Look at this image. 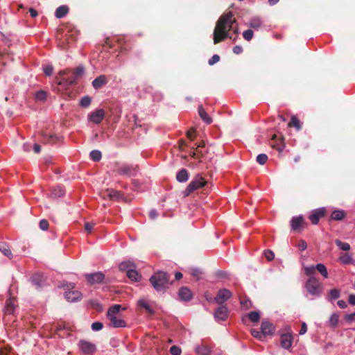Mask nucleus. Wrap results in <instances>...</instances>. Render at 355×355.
Segmentation results:
<instances>
[{"label":"nucleus","instance_id":"338daca9","mask_svg":"<svg viewBox=\"0 0 355 355\" xmlns=\"http://www.w3.org/2000/svg\"><path fill=\"white\" fill-rule=\"evenodd\" d=\"M187 137H188L190 139L193 140V138H194V137H195V136H194V133H193V131H189V132H187Z\"/></svg>","mask_w":355,"mask_h":355},{"label":"nucleus","instance_id":"2f4dec72","mask_svg":"<svg viewBox=\"0 0 355 355\" xmlns=\"http://www.w3.org/2000/svg\"><path fill=\"white\" fill-rule=\"evenodd\" d=\"M338 322V315L336 313H333L331 315V317L329 320V322H328L329 327H330L331 328H335V327H336Z\"/></svg>","mask_w":355,"mask_h":355},{"label":"nucleus","instance_id":"c756f323","mask_svg":"<svg viewBox=\"0 0 355 355\" xmlns=\"http://www.w3.org/2000/svg\"><path fill=\"white\" fill-rule=\"evenodd\" d=\"M64 194V190L61 187L54 188L51 191V196L53 198H59Z\"/></svg>","mask_w":355,"mask_h":355},{"label":"nucleus","instance_id":"a878e982","mask_svg":"<svg viewBox=\"0 0 355 355\" xmlns=\"http://www.w3.org/2000/svg\"><path fill=\"white\" fill-rule=\"evenodd\" d=\"M345 216V214L343 210H335L331 213V218L336 220H341Z\"/></svg>","mask_w":355,"mask_h":355},{"label":"nucleus","instance_id":"2eb2a0df","mask_svg":"<svg viewBox=\"0 0 355 355\" xmlns=\"http://www.w3.org/2000/svg\"><path fill=\"white\" fill-rule=\"evenodd\" d=\"M16 308V300L14 297H10L6 300L5 306L6 314H13Z\"/></svg>","mask_w":355,"mask_h":355},{"label":"nucleus","instance_id":"20e7f679","mask_svg":"<svg viewBox=\"0 0 355 355\" xmlns=\"http://www.w3.org/2000/svg\"><path fill=\"white\" fill-rule=\"evenodd\" d=\"M121 270L126 271L128 277L135 282L140 281L141 276L139 274L137 270H135V266L133 263L130 261L122 262L119 265Z\"/></svg>","mask_w":355,"mask_h":355},{"label":"nucleus","instance_id":"9b49d317","mask_svg":"<svg viewBox=\"0 0 355 355\" xmlns=\"http://www.w3.org/2000/svg\"><path fill=\"white\" fill-rule=\"evenodd\" d=\"M325 214V209L324 208H320L313 210L309 216V220L313 225L318 224L321 217L324 216Z\"/></svg>","mask_w":355,"mask_h":355},{"label":"nucleus","instance_id":"4be33fe9","mask_svg":"<svg viewBox=\"0 0 355 355\" xmlns=\"http://www.w3.org/2000/svg\"><path fill=\"white\" fill-rule=\"evenodd\" d=\"M135 168L130 166L124 165L119 168V173L123 175H132L135 173Z\"/></svg>","mask_w":355,"mask_h":355},{"label":"nucleus","instance_id":"4c0bfd02","mask_svg":"<svg viewBox=\"0 0 355 355\" xmlns=\"http://www.w3.org/2000/svg\"><path fill=\"white\" fill-rule=\"evenodd\" d=\"M90 157L94 161H99L101 159V153L97 150H92L90 153Z\"/></svg>","mask_w":355,"mask_h":355},{"label":"nucleus","instance_id":"a211bd4d","mask_svg":"<svg viewBox=\"0 0 355 355\" xmlns=\"http://www.w3.org/2000/svg\"><path fill=\"white\" fill-rule=\"evenodd\" d=\"M83 73H84V69H83V67H78L76 69L75 78L73 80H67L65 79H63V80H58V83L59 85H62L64 82H67V83H69L70 84H71V83H73L75 81V80L77 78L82 76Z\"/></svg>","mask_w":355,"mask_h":355},{"label":"nucleus","instance_id":"8fccbe9b","mask_svg":"<svg viewBox=\"0 0 355 355\" xmlns=\"http://www.w3.org/2000/svg\"><path fill=\"white\" fill-rule=\"evenodd\" d=\"M40 227L42 230H46L49 227V223L46 220L42 219L40 222Z\"/></svg>","mask_w":355,"mask_h":355},{"label":"nucleus","instance_id":"680f3d73","mask_svg":"<svg viewBox=\"0 0 355 355\" xmlns=\"http://www.w3.org/2000/svg\"><path fill=\"white\" fill-rule=\"evenodd\" d=\"M33 150L35 153H39L41 150V147L39 144H35L33 146Z\"/></svg>","mask_w":355,"mask_h":355},{"label":"nucleus","instance_id":"6e6d98bb","mask_svg":"<svg viewBox=\"0 0 355 355\" xmlns=\"http://www.w3.org/2000/svg\"><path fill=\"white\" fill-rule=\"evenodd\" d=\"M243 51V48L241 46H235L233 48V52L235 54H240Z\"/></svg>","mask_w":355,"mask_h":355},{"label":"nucleus","instance_id":"774afa93","mask_svg":"<svg viewBox=\"0 0 355 355\" xmlns=\"http://www.w3.org/2000/svg\"><path fill=\"white\" fill-rule=\"evenodd\" d=\"M175 279L177 280H179V279H180L182 277V274L181 272H177L175 274Z\"/></svg>","mask_w":355,"mask_h":355},{"label":"nucleus","instance_id":"e2e57ef3","mask_svg":"<svg viewBox=\"0 0 355 355\" xmlns=\"http://www.w3.org/2000/svg\"><path fill=\"white\" fill-rule=\"evenodd\" d=\"M349 302L351 304L355 305V295H350L349 297Z\"/></svg>","mask_w":355,"mask_h":355},{"label":"nucleus","instance_id":"4468645a","mask_svg":"<svg viewBox=\"0 0 355 355\" xmlns=\"http://www.w3.org/2000/svg\"><path fill=\"white\" fill-rule=\"evenodd\" d=\"M65 297L67 301L73 302L82 299V293L78 291H69L65 292Z\"/></svg>","mask_w":355,"mask_h":355},{"label":"nucleus","instance_id":"de8ad7c7","mask_svg":"<svg viewBox=\"0 0 355 355\" xmlns=\"http://www.w3.org/2000/svg\"><path fill=\"white\" fill-rule=\"evenodd\" d=\"M103 323L100 322H95L92 324V329L93 331H100L103 329Z\"/></svg>","mask_w":355,"mask_h":355},{"label":"nucleus","instance_id":"423d86ee","mask_svg":"<svg viewBox=\"0 0 355 355\" xmlns=\"http://www.w3.org/2000/svg\"><path fill=\"white\" fill-rule=\"evenodd\" d=\"M207 182L200 175H197L188 184L185 191L184 195L189 196L191 193L197 190L206 184Z\"/></svg>","mask_w":355,"mask_h":355},{"label":"nucleus","instance_id":"37998d69","mask_svg":"<svg viewBox=\"0 0 355 355\" xmlns=\"http://www.w3.org/2000/svg\"><path fill=\"white\" fill-rule=\"evenodd\" d=\"M268 160V156L266 154H260L257 157V161L259 164L263 165Z\"/></svg>","mask_w":355,"mask_h":355},{"label":"nucleus","instance_id":"052dcab7","mask_svg":"<svg viewBox=\"0 0 355 355\" xmlns=\"http://www.w3.org/2000/svg\"><path fill=\"white\" fill-rule=\"evenodd\" d=\"M338 305L339 307L344 309L347 306V304L344 300H339L338 302Z\"/></svg>","mask_w":355,"mask_h":355},{"label":"nucleus","instance_id":"49530a36","mask_svg":"<svg viewBox=\"0 0 355 355\" xmlns=\"http://www.w3.org/2000/svg\"><path fill=\"white\" fill-rule=\"evenodd\" d=\"M43 71L46 76H50L53 73V67L52 65L50 64L46 65L43 67Z\"/></svg>","mask_w":355,"mask_h":355},{"label":"nucleus","instance_id":"f03ea898","mask_svg":"<svg viewBox=\"0 0 355 355\" xmlns=\"http://www.w3.org/2000/svg\"><path fill=\"white\" fill-rule=\"evenodd\" d=\"M150 282L157 291H163L168 284V276L166 273L159 271L153 275Z\"/></svg>","mask_w":355,"mask_h":355},{"label":"nucleus","instance_id":"5fc2aeb1","mask_svg":"<svg viewBox=\"0 0 355 355\" xmlns=\"http://www.w3.org/2000/svg\"><path fill=\"white\" fill-rule=\"evenodd\" d=\"M306 331H307V326L305 322H303L302 324V327H301V329H300L299 334L300 335H304V334H306Z\"/></svg>","mask_w":355,"mask_h":355},{"label":"nucleus","instance_id":"f8f14e48","mask_svg":"<svg viewBox=\"0 0 355 355\" xmlns=\"http://www.w3.org/2000/svg\"><path fill=\"white\" fill-rule=\"evenodd\" d=\"M232 297V293L227 289H221L218 291L215 300L218 304H223Z\"/></svg>","mask_w":355,"mask_h":355},{"label":"nucleus","instance_id":"0eeeda50","mask_svg":"<svg viewBox=\"0 0 355 355\" xmlns=\"http://www.w3.org/2000/svg\"><path fill=\"white\" fill-rule=\"evenodd\" d=\"M78 346L81 352L85 355H92L96 350L95 344L84 340H80Z\"/></svg>","mask_w":355,"mask_h":355},{"label":"nucleus","instance_id":"bb28decb","mask_svg":"<svg viewBox=\"0 0 355 355\" xmlns=\"http://www.w3.org/2000/svg\"><path fill=\"white\" fill-rule=\"evenodd\" d=\"M198 112L201 117V119L205 121L207 123H211V119L208 116V114L206 113L205 110L202 106H200L198 108Z\"/></svg>","mask_w":355,"mask_h":355},{"label":"nucleus","instance_id":"1a4fd4ad","mask_svg":"<svg viewBox=\"0 0 355 355\" xmlns=\"http://www.w3.org/2000/svg\"><path fill=\"white\" fill-rule=\"evenodd\" d=\"M85 277L90 285L102 283L105 279V275L101 272H97L90 274H85Z\"/></svg>","mask_w":355,"mask_h":355},{"label":"nucleus","instance_id":"ddd939ff","mask_svg":"<svg viewBox=\"0 0 355 355\" xmlns=\"http://www.w3.org/2000/svg\"><path fill=\"white\" fill-rule=\"evenodd\" d=\"M228 311L225 306H220L214 313V318L217 321L225 320L227 318Z\"/></svg>","mask_w":355,"mask_h":355},{"label":"nucleus","instance_id":"412c9836","mask_svg":"<svg viewBox=\"0 0 355 355\" xmlns=\"http://www.w3.org/2000/svg\"><path fill=\"white\" fill-rule=\"evenodd\" d=\"M107 83V79L105 76H100L92 82V85L95 89H98Z\"/></svg>","mask_w":355,"mask_h":355},{"label":"nucleus","instance_id":"dca6fc26","mask_svg":"<svg viewBox=\"0 0 355 355\" xmlns=\"http://www.w3.org/2000/svg\"><path fill=\"white\" fill-rule=\"evenodd\" d=\"M293 336L291 334H285L281 336V345L285 349H289L292 346Z\"/></svg>","mask_w":355,"mask_h":355},{"label":"nucleus","instance_id":"c85d7f7f","mask_svg":"<svg viewBox=\"0 0 355 355\" xmlns=\"http://www.w3.org/2000/svg\"><path fill=\"white\" fill-rule=\"evenodd\" d=\"M304 270L306 275H307L309 278L315 277L314 276L316 270L315 266H305Z\"/></svg>","mask_w":355,"mask_h":355},{"label":"nucleus","instance_id":"603ef678","mask_svg":"<svg viewBox=\"0 0 355 355\" xmlns=\"http://www.w3.org/2000/svg\"><path fill=\"white\" fill-rule=\"evenodd\" d=\"M297 246H298V248H299L300 250L304 251V250H305L306 249V248H307V244H306V241H304V240H300V241H299V243H298Z\"/></svg>","mask_w":355,"mask_h":355},{"label":"nucleus","instance_id":"864d4df0","mask_svg":"<svg viewBox=\"0 0 355 355\" xmlns=\"http://www.w3.org/2000/svg\"><path fill=\"white\" fill-rule=\"evenodd\" d=\"M94 224L93 223H85V231H87V232H91L93 227H94Z\"/></svg>","mask_w":355,"mask_h":355},{"label":"nucleus","instance_id":"cd10ccee","mask_svg":"<svg viewBox=\"0 0 355 355\" xmlns=\"http://www.w3.org/2000/svg\"><path fill=\"white\" fill-rule=\"evenodd\" d=\"M0 251L8 258H12V252L8 245L6 243H0Z\"/></svg>","mask_w":355,"mask_h":355},{"label":"nucleus","instance_id":"393cba45","mask_svg":"<svg viewBox=\"0 0 355 355\" xmlns=\"http://www.w3.org/2000/svg\"><path fill=\"white\" fill-rule=\"evenodd\" d=\"M69 11V8L67 6H62L58 7L55 10V17L57 18H62L65 16Z\"/></svg>","mask_w":355,"mask_h":355},{"label":"nucleus","instance_id":"7ed1b4c3","mask_svg":"<svg viewBox=\"0 0 355 355\" xmlns=\"http://www.w3.org/2000/svg\"><path fill=\"white\" fill-rule=\"evenodd\" d=\"M121 308V305H114L109 309L107 313V316L113 327H124L126 325L125 322L119 316Z\"/></svg>","mask_w":355,"mask_h":355},{"label":"nucleus","instance_id":"5701e85b","mask_svg":"<svg viewBox=\"0 0 355 355\" xmlns=\"http://www.w3.org/2000/svg\"><path fill=\"white\" fill-rule=\"evenodd\" d=\"M249 26L250 28L257 30L262 27L263 21L259 17H253L250 20Z\"/></svg>","mask_w":355,"mask_h":355},{"label":"nucleus","instance_id":"9d476101","mask_svg":"<svg viewBox=\"0 0 355 355\" xmlns=\"http://www.w3.org/2000/svg\"><path fill=\"white\" fill-rule=\"evenodd\" d=\"M304 219L302 216L293 217L291 220V227L295 231H301L304 228Z\"/></svg>","mask_w":355,"mask_h":355},{"label":"nucleus","instance_id":"f3484780","mask_svg":"<svg viewBox=\"0 0 355 355\" xmlns=\"http://www.w3.org/2000/svg\"><path fill=\"white\" fill-rule=\"evenodd\" d=\"M179 297L182 300L188 301L191 299L192 293L188 288L182 287L179 291Z\"/></svg>","mask_w":355,"mask_h":355},{"label":"nucleus","instance_id":"6e6552de","mask_svg":"<svg viewBox=\"0 0 355 355\" xmlns=\"http://www.w3.org/2000/svg\"><path fill=\"white\" fill-rule=\"evenodd\" d=\"M105 114V112L103 109L96 110L88 114V121L94 124H98L104 119Z\"/></svg>","mask_w":355,"mask_h":355},{"label":"nucleus","instance_id":"aec40b11","mask_svg":"<svg viewBox=\"0 0 355 355\" xmlns=\"http://www.w3.org/2000/svg\"><path fill=\"white\" fill-rule=\"evenodd\" d=\"M338 260L341 263L343 264H350L355 262L352 256L349 253H344L340 254L338 257Z\"/></svg>","mask_w":355,"mask_h":355},{"label":"nucleus","instance_id":"c9c22d12","mask_svg":"<svg viewBox=\"0 0 355 355\" xmlns=\"http://www.w3.org/2000/svg\"><path fill=\"white\" fill-rule=\"evenodd\" d=\"M138 305L144 309H145L148 312H153L152 309L150 308V305L147 302L146 300L144 299H141L138 301Z\"/></svg>","mask_w":355,"mask_h":355},{"label":"nucleus","instance_id":"ea45409f","mask_svg":"<svg viewBox=\"0 0 355 355\" xmlns=\"http://www.w3.org/2000/svg\"><path fill=\"white\" fill-rule=\"evenodd\" d=\"M250 320L252 322H258L260 318V314L257 311H252L248 315Z\"/></svg>","mask_w":355,"mask_h":355},{"label":"nucleus","instance_id":"c03bdc74","mask_svg":"<svg viewBox=\"0 0 355 355\" xmlns=\"http://www.w3.org/2000/svg\"><path fill=\"white\" fill-rule=\"evenodd\" d=\"M170 352L172 355H180L182 350L179 347L173 345L170 348Z\"/></svg>","mask_w":355,"mask_h":355},{"label":"nucleus","instance_id":"58836bf2","mask_svg":"<svg viewBox=\"0 0 355 355\" xmlns=\"http://www.w3.org/2000/svg\"><path fill=\"white\" fill-rule=\"evenodd\" d=\"M104 196H108L110 198H117L119 196V194L117 191L114 190H107L105 193Z\"/></svg>","mask_w":355,"mask_h":355},{"label":"nucleus","instance_id":"0e129e2a","mask_svg":"<svg viewBox=\"0 0 355 355\" xmlns=\"http://www.w3.org/2000/svg\"><path fill=\"white\" fill-rule=\"evenodd\" d=\"M29 12L33 17H35L36 16H37V12L33 8H30Z\"/></svg>","mask_w":355,"mask_h":355},{"label":"nucleus","instance_id":"7c9ffc66","mask_svg":"<svg viewBox=\"0 0 355 355\" xmlns=\"http://www.w3.org/2000/svg\"><path fill=\"white\" fill-rule=\"evenodd\" d=\"M324 278L328 277V272L326 266L322 263H318L315 266Z\"/></svg>","mask_w":355,"mask_h":355},{"label":"nucleus","instance_id":"f704fd0d","mask_svg":"<svg viewBox=\"0 0 355 355\" xmlns=\"http://www.w3.org/2000/svg\"><path fill=\"white\" fill-rule=\"evenodd\" d=\"M47 94L46 92L43 90L38 91L35 94V98L36 100L40 101H44L46 98Z\"/></svg>","mask_w":355,"mask_h":355},{"label":"nucleus","instance_id":"e433bc0d","mask_svg":"<svg viewBox=\"0 0 355 355\" xmlns=\"http://www.w3.org/2000/svg\"><path fill=\"white\" fill-rule=\"evenodd\" d=\"M91 101V98L88 96H86L80 99V104L83 107H87L89 106Z\"/></svg>","mask_w":355,"mask_h":355},{"label":"nucleus","instance_id":"79ce46f5","mask_svg":"<svg viewBox=\"0 0 355 355\" xmlns=\"http://www.w3.org/2000/svg\"><path fill=\"white\" fill-rule=\"evenodd\" d=\"M190 273L196 279H200L201 278L202 272L200 270L197 268H191L190 270Z\"/></svg>","mask_w":355,"mask_h":355},{"label":"nucleus","instance_id":"3c124183","mask_svg":"<svg viewBox=\"0 0 355 355\" xmlns=\"http://www.w3.org/2000/svg\"><path fill=\"white\" fill-rule=\"evenodd\" d=\"M264 256L268 261H272L275 257L274 253L270 250H266L264 252Z\"/></svg>","mask_w":355,"mask_h":355},{"label":"nucleus","instance_id":"bf43d9fd","mask_svg":"<svg viewBox=\"0 0 355 355\" xmlns=\"http://www.w3.org/2000/svg\"><path fill=\"white\" fill-rule=\"evenodd\" d=\"M346 320L348 322H352L355 319V313L352 314L347 315L345 318Z\"/></svg>","mask_w":355,"mask_h":355},{"label":"nucleus","instance_id":"13d9d810","mask_svg":"<svg viewBox=\"0 0 355 355\" xmlns=\"http://www.w3.org/2000/svg\"><path fill=\"white\" fill-rule=\"evenodd\" d=\"M158 214L156 210L153 209L149 212V216L152 219H155L157 216Z\"/></svg>","mask_w":355,"mask_h":355},{"label":"nucleus","instance_id":"6ab92c4d","mask_svg":"<svg viewBox=\"0 0 355 355\" xmlns=\"http://www.w3.org/2000/svg\"><path fill=\"white\" fill-rule=\"evenodd\" d=\"M274 331V327L268 322H263L261 324V334L264 335H270Z\"/></svg>","mask_w":355,"mask_h":355},{"label":"nucleus","instance_id":"4d7b16f0","mask_svg":"<svg viewBox=\"0 0 355 355\" xmlns=\"http://www.w3.org/2000/svg\"><path fill=\"white\" fill-rule=\"evenodd\" d=\"M251 334L255 338H261V334L257 330H255V329L252 330Z\"/></svg>","mask_w":355,"mask_h":355},{"label":"nucleus","instance_id":"09e8293b","mask_svg":"<svg viewBox=\"0 0 355 355\" xmlns=\"http://www.w3.org/2000/svg\"><path fill=\"white\" fill-rule=\"evenodd\" d=\"M220 60V57L218 55H214L208 61L209 65H213Z\"/></svg>","mask_w":355,"mask_h":355},{"label":"nucleus","instance_id":"a19ab883","mask_svg":"<svg viewBox=\"0 0 355 355\" xmlns=\"http://www.w3.org/2000/svg\"><path fill=\"white\" fill-rule=\"evenodd\" d=\"M340 297V291L338 289H332L329 293V297L331 300H335Z\"/></svg>","mask_w":355,"mask_h":355},{"label":"nucleus","instance_id":"473e14b6","mask_svg":"<svg viewBox=\"0 0 355 355\" xmlns=\"http://www.w3.org/2000/svg\"><path fill=\"white\" fill-rule=\"evenodd\" d=\"M335 243L341 250L349 251L350 250V245L348 243L342 242L338 239H336Z\"/></svg>","mask_w":355,"mask_h":355},{"label":"nucleus","instance_id":"39448f33","mask_svg":"<svg viewBox=\"0 0 355 355\" xmlns=\"http://www.w3.org/2000/svg\"><path fill=\"white\" fill-rule=\"evenodd\" d=\"M304 286L307 292L313 296H319L322 291V285L316 277L309 278Z\"/></svg>","mask_w":355,"mask_h":355},{"label":"nucleus","instance_id":"a18cd8bd","mask_svg":"<svg viewBox=\"0 0 355 355\" xmlns=\"http://www.w3.org/2000/svg\"><path fill=\"white\" fill-rule=\"evenodd\" d=\"M243 36L245 40L250 41L253 37V31L252 30H247L243 32Z\"/></svg>","mask_w":355,"mask_h":355},{"label":"nucleus","instance_id":"69168bd1","mask_svg":"<svg viewBox=\"0 0 355 355\" xmlns=\"http://www.w3.org/2000/svg\"><path fill=\"white\" fill-rule=\"evenodd\" d=\"M23 149L26 152H29L31 150V144H24L23 146Z\"/></svg>","mask_w":355,"mask_h":355},{"label":"nucleus","instance_id":"b1692460","mask_svg":"<svg viewBox=\"0 0 355 355\" xmlns=\"http://www.w3.org/2000/svg\"><path fill=\"white\" fill-rule=\"evenodd\" d=\"M176 179L180 182H185L189 179V173L186 169H182L178 172Z\"/></svg>","mask_w":355,"mask_h":355},{"label":"nucleus","instance_id":"72a5a7b5","mask_svg":"<svg viewBox=\"0 0 355 355\" xmlns=\"http://www.w3.org/2000/svg\"><path fill=\"white\" fill-rule=\"evenodd\" d=\"M288 126L289 127L294 126L297 130H300L301 123H300V120L295 116H293L291 117V122L288 123Z\"/></svg>","mask_w":355,"mask_h":355},{"label":"nucleus","instance_id":"f257e3e1","mask_svg":"<svg viewBox=\"0 0 355 355\" xmlns=\"http://www.w3.org/2000/svg\"><path fill=\"white\" fill-rule=\"evenodd\" d=\"M235 21L236 20L232 12L224 14L220 17L214 31V43L215 44L227 37L232 39V37L228 34V32L231 30H233L236 35L238 34V28L234 26Z\"/></svg>","mask_w":355,"mask_h":355}]
</instances>
